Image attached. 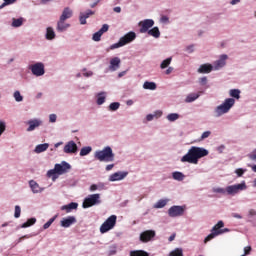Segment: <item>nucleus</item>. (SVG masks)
<instances>
[{"label": "nucleus", "instance_id": "nucleus-1", "mask_svg": "<svg viewBox=\"0 0 256 256\" xmlns=\"http://www.w3.org/2000/svg\"><path fill=\"white\" fill-rule=\"evenodd\" d=\"M207 155H209V151L207 149L192 146L188 150V152L181 158V162L197 165V163H199V159H203V157H207Z\"/></svg>", "mask_w": 256, "mask_h": 256}, {"label": "nucleus", "instance_id": "nucleus-2", "mask_svg": "<svg viewBox=\"0 0 256 256\" xmlns=\"http://www.w3.org/2000/svg\"><path fill=\"white\" fill-rule=\"evenodd\" d=\"M71 169V164L66 161H62L60 164H55L54 169H51L47 172V177L52 178L53 181L57 179V175H63Z\"/></svg>", "mask_w": 256, "mask_h": 256}, {"label": "nucleus", "instance_id": "nucleus-3", "mask_svg": "<svg viewBox=\"0 0 256 256\" xmlns=\"http://www.w3.org/2000/svg\"><path fill=\"white\" fill-rule=\"evenodd\" d=\"M223 227H225L223 220L218 221L211 229V233L204 239V243H209V241H212V239H215L218 235H223V233H229V231H231L229 228Z\"/></svg>", "mask_w": 256, "mask_h": 256}, {"label": "nucleus", "instance_id": "nucleus-4", "mask_svg": "<svg viewBox=\"0 0 256 256\" xmlns=\"http://www.w3.org/2000/svg\"><path fill=\"white\" fill-rule=\"evenodd\" d=\"M94 157L98 161H104L105 163L115 161V154L113 153V149H111L109 146L105 147L103 150L96 151Z\"/></svg>", "mask_w": 256, "mask_h": 256}, {"label": "nucleus", "instance_id": "nucleus-5", "mask_svg": "<svg viewBox=\"0 0 256 256\" xmlns=\"http://www.w3.org/2000/svg\"><path fill=\"white\" fill-rule=\"evenodd\" d=\"M235 105V99L227 98L223 104L219 105L215 109L216 117H221V115H225V113H229L231 108Z\"/></svg>", "mask_w": 256, "mask_h": 256}, {"label": "nucleus", "instance_id": "nucleus-6", "mask_svg": "<svg viewBox=\"0 0 256 256\" xmlns=\"http://www.w3.org/2000/svg\"><path fill=\"white\" fill-rule=\"evenodd\" d=\"M94 205H101V194H90L83 201V209H89V207H94Z\"/></svg>", "mask_w": 256, "mask_h": 256}, {"label": "nucleus", "instance_id": "nucleus-7", "mask_svg": "<svg viewBox=\"0 0 256 256\" xmlns=\"http://www.w3.org/2000/svg\"><path fill=\"white\" fill-rule=\"evenodd\" d=\"M117 225V217L115 215H111L106 219V221L100 226V233L104 234L108 231H111Z\"/></svg>", "mask_w": 256, "mask_h": 256}, {"label": "nucleus", "instance_id": "nucleus-8", "mask_svg": "<svg viewBox=\"0 0 256 256\" xmlns=\"http://www.w3.org/2000/svg\"><path fill=\"white\" fill-rule=\"evenodd\" d=\"M245 189H247V185L245 184V182H242L240 184L226 187V193L227 195H237L239 191H245Z\"/></svg>", "mask_w": 256, "mask_h": 256}, {"label": "nucleus", "instance_id": "nucleus-9", "mask_svg": "<svg viewBox=\"0 0 256 256\" xmlns=\"http://www.w3.org/2000/svg\"><path fill=\"white\" fill-rule=\"evenodd\" d=\"M157 233L155 230H145L140 234V241L141 243H149V241H153Z\"/></svg>", "mask_w": 256, "mask_h": 256}, {"label": "nucleus", "instance_id": "nucleus-10", "mask_svg": "<svg viewBox=\"0 0 256 256\" xmlns=\"http://www.w3.org/2000/svg\"><path fill=\"white\" fill-rule=\"evenodd\" d=\"M140 27V33H149V29L155 25V21L153 19H145L138 23Z\"/></svg>", "mask_w": 256, "mask_h": 256}, {"label": "nucleus", "instance_id": "nucleus-11", "mask_svg": "<svg viewBox=\"0 0 256 256\" xmlns=\"http://www.w3.org/2000/svg\"><path fill=\"white\" fill-rule=\"evenodd\" d=\"M30 70L33 75H36V77H41V75H45V65H43V63L41 62L31 65Z\"/></svg>", "mask_w": 256, "mask_h": 256}, {"label": "nucleus", "instance_id": "nucleus-12", "mask_svg": "<svg viewBox=\"0 0 256 256\" xmlns=\"http://www.w3.org/2000/svg\"><path fill=\"white\" fill-rule=\"evenodd\" d=\"M185 213V208L183 206H172L168 210L169 217H181Z\"/></svg>", "mask_w": 256, "mask_h": 256}, {"label": "nucleus", "instance_id": "nucleus-13", "mask_svg": "<svg viewBox=\"0 0 256 256\" xmlns=\"http://www.w3.org/2000/svg\"><path fill=\"white\" fill-rule=\"evenodd\" d=\"M75 223H77V218H75V216H68L60 221L61 227H64L65 229L71 227V225H75Z\"/></svg>", "mask_w": 256, "mask_h": 256}, {"label": "nucleus", "instance_id": "nucleus-14", "mask_svg": "<svg viewBox=\"0 0 256 256\" xmlns=\"http://www.w3.org/2000/svg\"><path fill=\"white\" fill-rule=\"evenodd\" d=\"M136 37H137V34H135V32H128L127 34H125L123 37L120 38V41L122 45L125 46L128 43L135 41Z\"/></svg>", "mask_w": 256, "mask_h": 256}, {"label": "nucleus", "instance_id": "nucleus-15", "mask_svg": "<svg viewBox=\"0 0 256 256\" xmlns=\"http://www.w3.org/2000/svg\"><path fill=\"white\" fill-rule=\"evenodd\" d=\"M109 31V25L104 24L102 28L93 34V41H101V37L103 36V33H107Z\"/></svg>", "mask_w": 256, "mask_h": 256}, {"label": "nucleus", "instance_id": "nucleus-16", "mask_svg": "<svg viewBox=\"0 0 256 256\" xmlns=\"http://www.w3.org/2000/svg\"><path fill=\"white\" fill-rule=\"evenodd\" d=\"M127 175H129L128 172H115L110 176L109 181H122Z\"/></svg>", "mask_w": 256, "mask_h": 256}, {"label": "nucleus", "instance_id": "nucleus-17", "mask_svg": "<svg viewBox=\"0 0 256 256\" xmlns=\"http://www.w3.org/2000/svg\"><path fill=\"white\" fill-rule=\"evenodd\" d=\"M121 66V59L119 57H114L110 60V71H117L119 67Z\"/></svg>", "mask_w": 256, "mask_h": 256}, {"label": "nucleus", "instance_id": "nucleus-18", "mask_svg": "<svg viewBox=\"0 0 256 256\" xmlns=\"http://www.w3.org/2000/svg\"><path fill=\"white\" fill-rule=\"evenodd\" d=\"M42 123L43 122L39 119H33V120L28 121L29 127L27 128V131L28 132L35 131V129H37V127H40V125Z\"/></svg>", "mask_w": 256, "mask_h": 256}, {"label": "nucleus", "instance_id": "nucleus-19", "mask_svg": "<svg viewBox=\"0 0 256 256\" xmlns=\"http://www.w3.org/2000/svg\"><path fill=\"white\" fill-rule=\"evenodd\" d=\"M73 17V10H71V8L66 7L64 8L61 16H60V20L62 21H67V19H71Z\"/></svg>", "mask_w": 256, "mask_h": 256}, {"label": "nucleus", "instance_id": "nucleus-20", "mask_svg": "<svg viewBox=\"0 0 256 256\" xmlns=\"http://www.w3.org/2000/svg\"><path fill=\"white\" fill-rule=\"evenodd\" d=\"M228 59L227 54H223L220 56L219 60H217L214 65H215V69H221V67H225L226 65V61Z\"/></svg>", "mask_w": 256, "mask_h": 256}, {"label": "nucleus", "instance_id": "nucleus-21", "mask_svg": "<svg viewBox=\"0 0 256 256\" xmlns=\"http://www.w3.org/2000/svg\"><path fill=\"white\" fill-rule=\"evenodd\" d=\"M201 95H203V91H199L197 93H190L187 95L185 102L186 103H193V101H197L198 98L201 97Z\"/></svg>", "mask_w": 256, "mask_h": 256}, {"label": "nucleus", "instance_id": "nucleus-22", "mask_svg": "<svg viewBox=\"0 0 256 256\" xmlns=\"http://www.w3.org/2000/svg\"><path fill=\"white\" fill-rule=\"evenodd\" d=\"M77 151V144L73 141L68 142L64 146V153H75Z\"/></svg>", "mask_w": 256, "mask_h": 256}, {"label": "nucleus", "instance_id": "nucleus-23", "mask_svg": "<svg viewBox=\"0 0 256 256\" xmlns=\"http://www.w3.org/2000/svg\"><path fill=\"white\" fill-rule=\"evenodd\" d=\"M69 27H70V25L67 22H65V20H61L59 18V21L57 22V27H56V29L59 33H63V31H67V29H69Z\"/></svg>", "mask_w": 256, "mask_h": 256}, {"label": "nucleus", "instance_id": "nucleus-24", "mask_svg": "<svg viewBox=\"0 0 256 256\" xmlns=\"http://www.w3.org/2000/svg\"><path fill=\"white\" fill-rule=\"evenodd\" d=\"M79 204L77 202H71L68 205L61 206V211H65L66 213H71V211L77 209Z\"/></svg>", "mask_w": 256, "mask_h": 256}, {"label": "nucleus", "instance_id": "nucleus-25", "mask_svg": "<svg viewBox=\"0 0 256 256\" xmlns=\"http://www.w3.org/2000/svg\"><path fill=\"white\" fill-rule=\"evenodd\" d=\"M211 71H213V65L211 64H202L199 68H198V73H211Z\"/></svg>", "mask_w": 256, "mask_h": 256}, {"label": "nucleus", "instance_id": "nucleus-26", "mask_svg": "<svg viewBox=\"0 0 256 256\" xmlns=\"http://www.w3.org/2000/svg\"><path fill=\"white\" fill-rule=\"evenodd\" d=\"M148 35L150 37H154L155 39H159L161 37V32L159 31V27H154L148 31Z\"/></svg>", "mask_w": 256, "mask_h": 256}, {"label": "nucleus", "instance_id": "nucleus-27", "mask_svg": "<svg viewBox=\"0 0 256 256\" xmlns=\"http://www.w3.org/2000/svg\"><path fill=\"white\" fill-rule=\"evenodd\" d=\"M143 89H148L149 91H155V89H157V84H155V82L146 81L143 84Z\"/></svg>", "mask_w": 256, "mask_h": 256}, {"label": "nucleus", "instance_id": "nucleus-28", "mask_svg": "<svg viewBox=\"0 0 256 256\" xmlns=\"http://www.w3.org/2000/svg\"><path fill=\"white\" fill-rule=\"evenodd\" d=\"M130 256H149V252L144 250H132L130 251Z\"/></svg>", "mask_w": 256, "mask_h": 256}, {"label": "nucleus", "instance_id": "nucleus-29", "mask_svg": "<svg viewBox=\"0 0 256 256\" xmlns=\"http://www.w3.org/2000/svg\"><path fill=\"white\" fill-rule=\"evenodd\" d=\"M47 149H49V144H40L36 146L35 153H43V151H47Z\"/></svg>", "mask_w": 256, "mask_h": 256}, {"label": "nucleus", "instance_id": "nucleus-30", "mask_svg": "<svg viewBox=\"0 0 256 256\" xmlns=\"http://www.w3.org/2000/svg\"><path fill=\"white\" fill-rule=\"evenodd\" d=\"M46 39L48 41H52V39H55V31L53 30V28L48 27L46 30Z\"/></svg>", "mask_w": 256, "mask_h": 256}, {"label": "nucleus", "instance_id": "nucleus-31", "mask_svg": "<svg viewBox=\"0 0 256 256\" xmlns=\"http://www.w3.org/2000/svg\"><path fill=\"white\" fill-rule=\"evenodd\" d=\"M172 177L175 181H183V179H185V174L176 171L172 173Z\"/></svg>", "mask_w": 256, "mask_h": 256}, {"label": "nucleus", "instance_id": "nucleus-32", "mask_svg": "<svg viewBox=\"0 0 256 256\" xmlns=\"http://www.w3.org/2000/svg\"><path fill=\"white\" fill-rule=\"evenodd\" d=\"M29 185L33 191V193H40L41 192V188L39 187V184H37V182L35 181H30Z\"/></svg>", "mask_w": 256, "mask_h": 256}, {"label": "nucleus", "instance_id": "nucleus-33", "mask_svg": "<svg viewBox=\"0 0 256 256\" xmlns=\"http://www.w3.org/2000/svg\"><path fill=\"white\" fill-rule=\"evenodd\" d=\"M37 223L36 218H30L25 223L22 224V229H26L27 227H31L32 225H35Z\"/></svg>", "mask_w": 256, "mask_h": 256}, {"label": "nucleus", "instance_id": "nucleus-34", "mask_svg": "<svg viewBox=\"0 0 256 256\" xmlns=\"http://www.w3.org/2000/svg\"><path fill=\"white\" fill-rule=\"evenodd\" d=\"M168 202H169V200H167V199H161V200H159V201L154 205V208H155V209H163V207H165Z\"/></svg>", "mask_w": 256, "mask_h": 256}, {"label": "nucleus", "instance_id": "nucleus-35", "mask_svg": "<svg viewBox=\"0 0 256 256\" xmlns=\"http://www.w3.org/2000/svg\"><path fill=\"white\" fill-rule=\"evenodd\" d=\"M229 93H230V97H234V99L241 98V90L239 89H231Z\"/></svg>", "mask_w": 256, "mask_h": 256}, {"label": "nucleus", "instance_id": "nucleus-36", "mask_svg": "<svg viewBox=\"0 0 256 256\" xmlns=\"http://www.w3.org/2000/svg\"><path fill=\"white\" fill-rule=\"evenodd\" d=\"M91 151H93V148H91V146L83 147L80 150V157H85V155H89V153H91Z\"/></svg>", "mask_w": 256, "mask_h": 256}, {"label": "nucleus", "instance_id": "nucleus-37", "mask_svg": "<svg viewBox=\"0 0 256 256\" xmlns=\"http://www.w3.org/2000/svg\"><path fill=\"white\" fill-rule=\"evenodd\" d=\"M169 256H183V249L176 248L170 252Z\"/></svg>", "mask_w": 256, "mask_h": 256}, {"label": "nucleus", "instance_id": "nucleus-38", "mask_svg": "<svg viewBox=\"0 0 256 256\" xmlns=\"http://www.w3.org/2000/svg\"><path fill=\"white\" fill-rule=\"evenodd\" d=\"M105 103V92H101L98 94L97 105H103Z\"/></svg>", "mask_w": 256, "mask_h": 256}, {"label": "nucleus", "instance_id": "nucleus-39", "mask_svg": "<svg viewBox=\"0 0 256 256\" xmlns=\"http://www.w3.org/2000/svg\"><path fill=\"white\" fill-rule=\"evenodd\" d=\"M21 25H23V18H13L12 27H21Z\"/></svg>", "mask_w": 256, "mask_h": 256}, {"label": "nucleus", "instance_id": "nucleus-40", "mask_svg": "<svg viewBox=\"0 0 256 256\" xmlns=\"http://www.w3.org/2000/svg\"><path fill=\"white\" fill-rule=\"evenodd\" d=\"M171 61H172V58H171V57L165 59V60L161 63L160 67H161L162 69H167V67H169V65H171Z\"/></svg>", "mask_w": 256, "mask_h": 256}, {"label": "nucleus", "instance_id": "nucleus-41", "mask_svg": "<svg viewBox=\"0 0 256 256\" xmlns=\"http://www.w3.org/2000/svg\"><path fill=\"white\" fill-rule=\"evenodd\" d=\"M55 219H57V215L52 217L48 222H46L43 225V229H49L51 227V225H53V223L55 222Z\"/></svg>", "mask_w": 256, "mask_h": 256}, {"label": "nucleus", "instance_id": "nucleus-42", "mask_svg": "<svg viewBox=\"0 0 256 256\" xmlns=\"http://www.w3.org/2000/svg\"><path fill=\"white\" fill-rule=\"evenodd\" d=\"M167 119H168V121H171V122L177 121V119H179V114H177V113L168 114Z\"/></svg>", "mask_w": 256, "mask_h": 256}, {"label": "nucleus", "instance_id": "nucleus-43", "mask_svg": "<svg viewBox=\"0 0 256 256\" xmlns=\"http://www.w3.org/2000/svg\"><path fill=\"white\" fill-rule=\"evenodd\" d=\"M121 107V104L119 102H114L109 105V111H117Z\"/></svg>", "mask_w": 256, "mask_h": 256}, {"label": "nucleus", "instance_id": "nucleus-44", "mask_svg": "<svg viewBox=\"0 0 256 256\" xmlns=\"http://www.w3.org/2000/svg\"><path fill=\"white\" fill-rule=\"evenodd\" d=\"M14 217L16 219H19L21 217V207L19 205L15 206Z\"/></svg>", "mask_w": 256, "mask_h": 256}, {"label": "nucleus", "instance_id": "nucleus-45", "mask_svg": "<svg viewBox=\"0 0 256 256\" xmlns=\"http://www.w3.org/2000/svg\"><path fill=\"white\" fill-rule=\"evenodd\" d=\"M14 99H15V101H17L18 103H20V101H23V96H21V92L15 91V92H14Z\"/></svg>", "mask_w": 256, "mask_h": 256}, {"label": "nucleus", "instance_id": "nucleus-46", "mask_svg": "<svg viewBox=\"0 0 256 256\" xmlns=\"http://www.w3.org/2000/svg\"><path fill=\"white\" fill-rule=\"evenodd\" d=\"M119 47H124L123 43L121 42V40H119L117 43L115 44H112L110 46V49L113 50V49H119Z\"/></svg>", "mask_w": 256, "mask_h": 256}, {"label": "nucleus", "instance_id": "nucleus-47", "mask_svg": "<svg viewBox=\"0 0 256 256\" xmlns=\"http://www.w3.org/2000/svg\"><path fill=\"white\" fill-rule=\"evenodd\" d=\"M6 124L3 120H0V135H3V133H5V129H6Z\"/></svg>", "mask_w": 256, "mask_h": 256}, {"label": "nucleus", "instance_id": "nucleus-48", "mask_svg": "<svg viewBox=\"0 0 256 256\" xmlns=\"http://www.w3.org/2000/svg\"><path fill=\"white\" fill-rule=\"evenodd\" d=\"M213 193H221L222 195H225L227 191L224 188H213Z\"/></svg>", "mask_w": 256, "mask_h": 256}, {"label": "nucleus", "instance_id": "nucleus-49", "mask_svg": "<svg viewBox=\"0 0 256 256\" xmlns=\"http://www.w3.org/2000/svg\"><path fill=\"white\" fill-rule=\"evenodd\" d=\"M211 136V131H205L204 133H202L201 135V141L209 138Z\"/></svg>", "mask_w": 256, "mask_h": 256}, {"label": "nucleus", "instance_id": "nucleus-50", "mask_svg": "<svg viewBox=\"0 0 256 256\" xmlns=\"http://www.w3.org/2000/svg\"><path fill=\"white\" fill-rule=\"evenodd\" d=\"M80 24L81 25H87V18L85 16H83V13H80Z\"/></svg>", "mask_w": 256, "mask_h": 256}, {"label": "nucleus", "instance_id": "nucleus-51", "mask_svg": "<svg viewBox=\"0 0 256 256\" xmlns=\"http://www.w3.org/2000/svg\"><path fill=\"white\" fill-rule=\"evenodd\" d=\"M91 15H95V12L92 11V10H87L85 14H83V16L86 18V19H89Z\"/></svg>", "mask_w": 256, "mask_h": 256}, {"label": "nucleus", "instance_id": "nucleus-52", "mask_svg": "<svg viewBox=\"0 0 256 256\" xmlns=\"http://www.w3.org/2000/svg\"><path fill=\"white\" fill-rule=\"evenodd\" d=\"M235 173L238 175V177H243L245 170H243V168H238L236 169Z\"/></svg>", "mask_w": 256, "mask_h": 256}, {"label": "nucleus", "instance_id": "nucleus-53", "mask_svg": "<svg viewBox=\"0 0 256 256\" xmlns=\"http://www.w3.org/2000/svg\"><path fill=\"white\" fill-rule=\"evenodd\" d=\"M248 157L251 161H256V150H254L252 153L248 154Z\"/></svg>", "mask_w": 256, "mask_h": 256}, {"label": "nucleus", "instance_id": "nucleus-54", "mask_svg": "<svg viewBox=\"0 0 256 256\" xmlns=\"http://www.w3.org/2000/svg\"><path fill=\"white\" fill-rule=\"evenodd\" d=\"M49 121H50V123H55V121H57V115L50 114Z\"/></svg>", "mask_w": 256, "mask_h": 256}, {"label": "nucleus", "instance_id": "nucleus-55", "mask_svg": "<svg viewBox=\"0 0 256 256\" xmlns=\"http://www.w3.org/2000/svg\"><path fill=\"white\" fill-rule=\"evenodd\" d=\"M251 253V246H246L244 248V255H249Z\"/></svg>", "mask_w": 256, "mask_h": 256}, {"label": "nucleus", "instance_id": "nucleus-56", "mask_svg": "<svg viewBox=\"0 0 256 256\" xmlns=\"http://www.w3.org/2000/svg\"><path fill=\"white\" fill-rule=\"evenodd\" d=\"M101 1H102V0H95V1L90 5L91 9H95V6H96V5H99V3H101Z\"/></svg>", "mask_w": 256, "mask_h": 256}, {"label": "nucleus", "instance_id": "nucleus-57", "mask_svg": "<svg viewBox=\"0 0 256 256\" xmlns=\"http://www.w3.org/2000/svg\"><path fill=\"white\" fill-rule=\"evenodd\" d=\"M5 5H13V3H16L17 0H4Z\"/></svg>", "mask_w": 256, "mask_h": 256}, {"label": "nucleus", "instance_id": "nucleus-58", "mask_svg": "<svg viewBox=\"0 0 256 256\" xmlns=\"http://www.w3.org/2000/svg\"><path fill=\"white\" fill-rule=\"evenodd\" d=\"M200 83H201V85H206L207 84V77L200 78Z\"/></svg>", "mask_w": 256, "mask_h": 256}, {"label": "nucleus", "instance_id": "nucleus-59", "mask_svg": "<svg viewBox=\"0 0 256 256\" xmlns=\"http://www.w3.org/2000/svg\"><path fill=\"white\" fill-rule=\"evenodd\" d=\"M97 189H99V187L96 184L90 186V191H97Z\"/></svg>", "mask_w": 256, "mask_h": 256}, {"label": "nucleus", "instance_id": "nucleus-60", "mask_svg": "<svg viewBox=\"0 0 256 256\" xmlns=\"http://www.w3.org/2000/svg\"><path fill=\"white\" fill-rule=\"evenodd\" d=\"M154 117H155V115H153V114H148V115L146 116V119H147V121H153Z\"/></svg>", "mask_w": 256, "mask_h": 256}, {"label": "nucleus", "instance_id": "nucleus-61", "mask_svg": "<svg viewBox=\"0 0 256 256\" xmlns=\"http://www.w3.org/2000/svg\"><path fill=\"white\" fill-rule=\"evenodd\" d=\"M249 215H250V217H255V215H256L255 209H250L249 210Z\"/></svg>", "mask_w": 256, "mask_h": 256}, {"label": "nucleus", "instance_id": "nucleus-62", "mask_svg": "<svg viewBox=\"0 0 256 256\" xmlns=\"http://www.w3.org/2000/svg\"><path fill=\"white\" fill-rule=\"evenodd\" d=\"M113 167H115L114 164H109L106 166V171H111V169H113Z\"/></svg>", "mask_w": 256, "mask_h": 256}, {"label": "nucleus", "instance_id": "nucleus-63", "mask_svg": "<svg viewBox=\"0 0 256 256\" xmlns=\"http://www.w3.org/2000/svg\"><path fill=\"white\" fill-rule=\"evenodd\" d=\"M113 11L115 13H120L121 12V7L117 6V7H114Z\"/></svg>", "mask_w": 256, "mask_h": 256}, {"label": "nucleus", "instance_id": "nucleus-64", "mask_svg": "<svg viewBox=\"0 0 256 256\" xmlns=\"http://www.w3.org/2000/svg\"><path fill=\"white\" fill-rule=\"evenodd\" d=\"M248 167H251L252 171L256 173V165H248Z\"/></svg>", "mask_w": 256, "mask_h": 256}]
</instances>
